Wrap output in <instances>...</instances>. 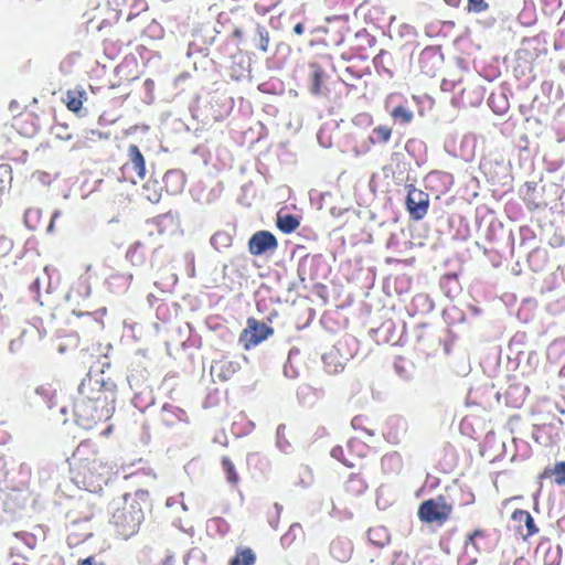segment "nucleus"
Returning <instances> with one entry per match:
<instances>
[{
  "label": "nucleus",
  "mask_w": 565,
  "mask_h": 565,
  "mask_svg": "<svg viewBox=\"0 0 565 565\" xmlns=\"http://www.w3.org/2000/svg\"><path fill=\"white\" fill-rule=\"evenodd\" d=\"M110 522L117 529V533L125 540L136 534L143 520V512L139 502L128 501L127 495L114 500L110 503Z\"/></svg>",
  "instance_id": "nucleus-1"
},
{
  "label": "nucleus",
  "mask_w": 565,
  "mask_h": 565,
  "mask_svg": "<svg viewBox=\"0 0 565 565\" xmlns=\"http://www.w3.org/2000/svg\"><path fill=\"white\" fill-rule=\"evenodd\" d=\"M451 512V507L448 505L443 498L430 499L424 501L418 509V516L425 523H443L446 521Z\"/></svg>",
  "instance_id": "nucleus-2"
},
{
  "label": "nucleus",
  "mask_w": 565,
  "mask_h": 565,
  "mask_svg": "<svg viewBox=\"0 0 565 565\" xmlns=\"http://www.w3.org/2000/svg\"><path fill=\"white\" fill-rule=\"evenodd\" d=\"M271 334L273 329L270 327L254 318H249L246 328L241 333L239 342L243 344L244 349L249 350Z\"/></svg>",
  "instance_id": "nucleus-3"
},
{
  "label": "nucleus",
  "mask_w": 565,
  "mask_h": 565,
  "mask_svg": "<svg viewBox=\"0 0 565 565\" xmlns=\"http://www.w3.org/2000/svg\"><path fill=\"white\" fill-rule=\"evenodd\" d=\"M98 403L99 398H82L77 401L74 405V414L77 423L85 427H89L96 420H100L104 416H107V414H104L103 411L98 409Z\"/></svg>",
  "instance_id": "nucleus-4"
},
{
  "label": "nucleus",
  "mask_w": 565,
  "mask_h": 565,
  "mask_svg": "<svg viewBox=\"0 0 565 565\" xmlns=\"http://www.w3.org/2000/svg\"><path fill=\"white\" fill-rule=\"evenodd\" d=\"M428 202L429 200L427 193L417 189H412L408 191L406 205L408 212L415 220H420L426 215Z\"/></svg>",
  "instance_id": "nucleus-5"
},
{
  "label": "nucleus",
  "mask_w": 565,
  "mask_h": 565,
  "mask_svg": "<svg viewBox=\"0 0 565 565\" xmlns=\"http://www.w3.org/2000/svg\"><path fill=\"white\" fill-rule=\"evenodd\" d=\"M277 247L276 237L267 231H259L255 233L248 243V248L253 255H262L268 250Z\"/></svg>",
  "instance_id": "nucleus-6"
},
{
  "label": "nucleus",
  "mask_w": 565,
  "mask_h": 565,
  "mask_svg": "<svg viewBox=\"0 0 565 565\" xmlns=\"http://www.w3.org/2000/svg\"><path fill=\"white\" fill-rule=\"evenodd\" d=\"M128 154L134 170L140 179H143L146 174L145 159L139 151V148L136 145H130L128 148Z\"/></svg>",
  "instance_id": "nucleus-7"
},
{
  "label": "nucleus",
  "mask_w": 565,
  "mask_h": 565,
  "mask_svg": "<svg viewBox=\"0 0 565 565\" xmlns=\"http://www.w3.org/2000/svg\"><path fill=\"white\" fill-rule=\"evenodd\" d=\"M276 224L281 232L289 234L299 226V221L294 215L286 214L278 215Z\"/></svg>",
  "instance_id": "nucleus-8"
},
{
  "label": "nucleus",
  "mask_w": 565,
  "mask_h": 565,
  "mask_svg": "<svg viewBox=\"0 0 565 565\" xmlns=\"http://www.w3.org/2000/svg\"><path fill=\"white\" fill-rule=\"evenodd\" d=\"M234 373V369H232V363H222L217 362L211 366V375L212 377H216L220 381H226L231 374Z\"/></svg>",
  "instance_id": "nucleus-9"
},
{
  "label": "nucleus",
  "mask_w": 565,
  "mask_h": 565,
  "mask_svg": "<svg viewBox=\"0 0 565 565\" xmlns=\"http://www.w3.org/2000/svg\"><path fill=\"white\" fill-rule=\"evenodd\" d=\"M512 519L516 522H524L529 535L535 534L539 531L532 515L527 511L516 510L513 512Z\"/></svg>",
  "instance_id": "nucleus-10"
},
{
  "label": "nucleus",
  "mask_w": 565,
  "mask_h": 565,
  "mask_svg": "<svg viewBox=\"0 0 565 565\" xmlns=\"http://www.w3.org/2000/svg\"><path fill=\"white\" fill-rule=\"evenodd\" d=\"M255 559V553L250 548H245L231 561V565H253Z\"/></svg>",
  "instance_id": "nucleus-11"
},
{
  "label": "nucleus",
  "mask_w": 565,
  "mask_h": 565,
  "mask_svg": "<svg viewBox=\"0 0 565 565\" xmlns=\"http://www.w3.org/2000/svg\"><path fill=\"white\" fill-rule=\"evenodd\" d=\"M66 106L72 111H78L82 108V94L79 92L68 90L65 98Z\"/></svg>",
  "instance_id": "nucleus-12"
},
{
  "label": "nucleus",
  "mask_w": 565,
  "mask_h": 565,
  "mask_svg": "<svg viewBox=\"0 0 565 565\" xmlns=\"http://www.w3.org/2000/svg\"><path fill=\"white\" fill-rule=\"evenodd\" d=\"M223 467L227 473V480L231 483L236 484L238 482V476L235 472V468H234V465L232 463V461L226 458L223 459Z\"/></svg>",
  "instance_id": "nucleus-13"
},
{
  "label": "nucleus",
  "mask_w": 565,
  "mask_h": 565,
  "mask_svg": "<svg viewBox=\"0 0 565 565\" xmlns=\"http://www.w3.org/2000/svg\"><path fill=\"white\" fill-rule=\"evenodd\" d=\"M489 3L486 0H468V10L470 12L480 13L488 10Z\"/></svg>",
  "instance_id": "nucleus-14"
},
{
  "label": "nucleus",
  "mask_w": 565,
  "mask_h": 565,
  "mask_svg": "<svg viewBox=\"0 0 565 565\" xmlns=\"http://www.w3.org/2000/svg\"><path fill=\"white\" fill-rule=\"evenodd\" d=\"M312 85L310 87V90L312 94H319L320 93V77L322 75V70L316 65L312 66Z\"/></svg>",
  "instance_id": "nucleus-15"
},
{
  "label": "nucleus",
  "mask_w": 565,
  "mask_h": 565,
  "mask_svg": "<svg viewBox=\"0 0 565 565\" xmlns=\"http://www.w3.org/2000/svg\"><path fill=\"white\" fill-rule=\"evenodd\" d=\"M552 473L555 476L556 483L565 484V462H557Z\"/></svg>",
  "instance_id": "nucleus-16"
},
{
  "label": "nucleus",
  "mask_w": 565,
  "mask_h": 565,
  "mask_svg": "<svg viewBox=\"0 0 565 565\" xmlns=\"http://www.w3.org/2000/svg\"><path fill=\"white\" fill-rule=\"evenodd\" d=\"M392 115L395 118H401L404 122H409L413 118V113L402 106L396 107Z\"/></svg>",
  "instance_id": "nucleus-17"
},
{
  "label": "nucleus",
  "mask_w": 565,
  "mask_h": 565,
  "mask_svg": "<svg viewBox=\"0 0 565 565\" xmlns=\"http://www.w3.org/2000/svg\"><path fill=\"white\" fill-rule=\"evenodd\" d=\"M374 131L384 142L388 141L392 134V130L385 126L377 127Z\"/></svg>",
  "instance_id": "nucleus-18"
},
{
  "label": "nucleus",
  "mask_w": 565,
  "mask_h": 565,
  "mask_svg": "<svg viewBox=\"0 0 565 565\" xmlns=\"http://www.w3.org/2000/svg\"><path fill=\"white\" fill-rule=\"evenodd\" d=\"M260 50L266 51L268 45V38H258V44Z\"/></svg>",
  "instance_id": "nucleus-19"
},
{
  "label": "nucleus",
  "mask_w": 565,
  "mask_h": 565,
  "mask_svg": "<svg viewBox=\"0 0 565 565\" xmlns=\"http://www.w3.org/2000/svg\"><path fill=\"white\" fill-rule=\"evenodd\" d=\"M81 565H103V564L97 563L93 557H87L81 562Z\"/></svg>",
  "instance_id": "nucleus-20"
},
{
  "label": "nucleus",
  "mask_w": 565,
  "mask_h": 565,
  "mask_svg": "<svg viewBox=\"0 0 565 565\" xmlns=\"http://www.w3.org/2000/svg\"><path fill=\"white\" fill-rule=\"evenodd\" d=\"M0 245H2L3 247H7L10 245V242L3 237V238H0Z\"/></svg>",
  "instance_id": "nucleus-21"
},
{
  "label": "nucleus",
  "mask_w": 565,
  "mask_h": 565,
  "mask_svg": "<svg viewBox=\"0 0 565 565\" xmlns=\"http://www.w3.org/2000/svg\"><path fill=\"white\" fill-rule=\"evenodd\" d=\"M302 31V25L300 23L296 24L295 32L300 33Z\"/></svg>",
  "instance_id": "nucleus-22"
},
{
  "label": "nucleus",
  "mask_w": 565,
  "mask_h": 565,
  "mask_svg": "<svg viewBox=\"0 0 565 565\" xmlns=\"http://www.w3.org/2000/svg\"><path fill=\"white\" fill-rule=\"evenodd\" d=\"M445 1L450 3L454 7H456L459 3V0H445Z\"/></svg>",
  "instance_id": "nucleus-23"
},
{
  "label": "nucleus",
  "mask_w": 565,
  "mask_h": 565,
  "mask_svg": "<svg viewBox=\"0 0 565 565\" xmlns=\"http://www.w3.org/2000/svg\"><path fill=\"white\" fill-rule=\"evenodd\" d=\"M53 228H54V222L51 221L50 225L47 226V232L49 233H52L53 232Z\"/></svg>",
  "instance_id": "nucleus-24"
},
{
  "label": "nucleus",
  "mask_w": 565,
  "mask_h": 565,
  "mask_svg": "<svg viewBox=\"0 0 565 565\" xmlns=\"http://www.w3.org/2000/svg\"><path fill=\"white\" fill-rule=\"evenodd\" d=\"M60 216V211H56L53 216H52V221L55 222V220Z\"/></svg>",
  "instance_id": "nucleus-25"
},
{
  "label": "nucleus",
  "mask_w": 565,
  "mask_h": 565,
  "mask_svg": "<svg viewBox=\"0 0 565 565\" xmlns=\"http://www.w3.org/2000/svg\"><path fill=\"white\" fill-rule=\"evenodd\" d=\"M72 138L71 135H67L64 139L70 140Z\"/></svg>",
  "instance_id": "nucleus-26"
},
{
  "label": "nucleus",
  "mask_w": 565,
  "mask_h": 565,
  "mask_svg": "<svg viewBox=\"0 0 565 565\" xmlns=\"http://www.w3.org/2000/svg\"><path fill=\"white\" fill-rule=\"evenodd\" d=\"M63 132L57 134V137L63 138Z\"/></svg>",
  "instance_id": "nucleus-27"
},
{
  "label": "nucleus",
  "mask_w": 565,
  "mask_h": 565,
  "mask_svg": "<svg viewBox=\"0 0 565 565\" xmlns=\"http://www.w3.org/2000/svg\"><path fill=\"white\" fill-rule=\"evenodd\" d=\"M63 132L57 134V137L63 138Z\"/></svg>",
  "instance_id": "nucleus-28"
}]
</instances>
